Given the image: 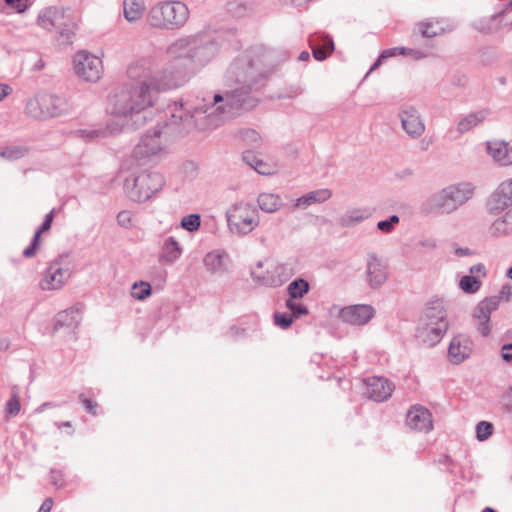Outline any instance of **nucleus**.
I'll use <instances>...</instances> for the list:
<instances>
[{
    "label": "nucleus",
    "mask_w": 512,
    "mask_h": 512,
    "mask_svg": "<svg viewBox=\"0 0 512 512\" xmlns=\"http://www.w3.org/2000/svg\"><path fill=\"white\" fill-rule=\"evenodd\" d=\"M254 56V51H247L230 65L229 72L243 87L227 91L224 94H214L212 103L205 106V109L195 108L194 112L190 113L182 102L168 105L165 110L164 125H158L145 133L135 146L134 155L137 158H145L162 154L166 151L168 137L182 136L196 127L203 128L197 123V117L200 114L205 115L208 126L217 127L226 120L239 115L242 111L254 108L258 99L250 91L244 90V87L251 89L261 76L260 58L257 55L254 59Z\"/></svg>",
    "instance_id": "nucleus-1"
},
{
    "label": "nucleus",
    "mask_w": 512,
    "mask_h": 512,
    "mask_svg": "<svg viewBox=\"0 0 512 512\" xmlns=\"http://www.w3.org/2000/svg\"><path fill=\"white\" fill-rule=\"evenodd\" d=\"M25 154V150L22 149L21 147H8L6 148L5 150H3L1 153H0V156L1 157H4L6 159H9V160H15V159H19L21 157H23Z\"/></svg>",
    "instance_id": "nucleus-49"
},
{
    "label": "nucleus",
    "mask_w": 512,
    "mask_h": 512,
    "mask_svg": "<svg viewBox=\"0 0 512 512\" xmlns=\"http://www.w3.org/2000/svg\"><path fill=\"white\" fill-rule=\"evenodd\" d=\"M80 399L82 401V403L84 404L86 410L92 414V415H96V408H97V404L92 402L91 400L83 397V396H80Z\"/></svg>",
    "instance_id": "nucleus-57"
},
{
    "label": "nucleus",
    "mask_w": 512,
    "mask_h": 512,
    "mask_svg": "<svg viewBox=\"0 0 512 512\" xmlns=\"http://www.w3.org/2000/svg\"><path fill=\"white\" fill-rule=\"evenodd\" d=\"M455 254L459 257H465V256L472 255L473 252L467 247H465V248L459 247V248L455 249Z\"/></svg>",
    "instance_id": "nucleus-58"
},
{
    "label": "nucleus",
    "mask_w": 512,
    "mask_h": 512,
    "mask_svg": "<svg viewBox=\"0 0 512 512\" xmlns=\"http://www.w3.org/2000/svg\"><path fill=\"white\" fill-rule=\"evenodd\" d=\"M70 106L64 97L39 93L26 103V112L35 119L45 120L68 113Z\"/></svg>",
    "instance_id": "nucleus-10"
},
{
    "label": "nucleus",
    "mask_w": 512,
    "mask_h": 512,
    "mask_svg": "<svg viewBox=\"0 0 512 512\" xmlns=\"http://www.w3.org/2000/svg\"><path fill=\"white\" fill-rule=\"evenodd\" d=\"M57 405L52 403V402H45L43 404H41L38 408H36V412L37 413H42L44 412L46 409L48 408H51V407H56Z\"/></svg>",
    "instance_id": "nucleus-62"
},
{
    "label": "nucleus",
    "mask_w": 512,
    "mask_h": 512,
    "mask_svg": "<svg viewBox=\"0 0 512 512\" xmlns=\"http://www.w3.org/2000/svg\"><path fill=\"white\" fill-rule=\"evenodd\" d=\"M144 0H123V15L129 23L139 22L145 13Z\"/></svg>",
    "instance_id": "nucleus-32"
},
{
    "label": "nucleus",
    "mask_w": 512,
    "mask_h": 512,
    "mask_svg": "<svg viewBox=\"0 0 512 512\" xmlns=\"http://www.w3.org/2000/svg\"><path fill=\"white\" fill-rule=\"evenodd\" d=\"M286 307L289 309V311L291 312L290 314L294 318H298L308 314L307 306L304 305L302 302L297 301V299L289 298L286 301Z\"/></svg>",
    "instance_id": "nucleus-43"
},
{
    "label": "nucleus",
    "mask_w": 512,
    "mask_h": 512,
    "mask_svg": "<svg viewBox=\"0 0 512 512\" xmlns=\"http://www.w3.org/2000/svg\"><path fill=\"white\" fill-rule=\"evenodd\" d=\"M471 337L464 333L454 335L448 346V360L452 364H460L470 357L473 351Z\"/></svg>",
    "instance_id": "nucleus-18"
},
{
    "label": "nucleus",
    "mask_w": 512,
    "mask_h": 512,
    "mask_svg": "<svg viewBox=\"0 0 512 512\" xmlns=\"http://www.w3.org/2000/svg\"><path fill=\"white\" fill-rule=\"evenodd\" d=\"M243 160L261 175H272L274 173V168L271 165L258 158L252 152L244 153Z\"/></svg>",
    "instance_id": "nucleus-37"
},
{
    "label": "nucleus",
    "mask_w": 512,
    "mask_h": 512,
    "mask_svg": "<svg viewBox=\"0 0 512 512\" xmlns=\"http://www.w3.org/2000/svg\"><path fill=\"white\" fill-rule=\"evenodd\" d=\"M371 209L367 207H357L346 210L339 218V224L342 227H353L370 218Z\"/></svg>",
    "instance_id": "nucleus-30"
},
{
    "label": "nucleus",
    "mask_w": 512,
    "mask_h": 512,
    "mask_svg": "<svg viewBox=\"0 0 512 512\" xmlns=\"http://www.w3.org/2000/svg\"><path fill=\"white\" fill-rule=\"evenodd\" d=\"M386 58H382V53L380 54V56L378 57V59L375 61V63L371 66V68L369 69L367 75L372 72L373 70L377 69L381 64H382V61L385 60Z\"/></svg>",
    "instance_id": "nucleus-63"
},
{
    "label": "nucleus",
    "mask_w": 512,
    "mask_h": 512,
    "mask_svg": "<svg viewBox=\"0 0 512 512\" xmlns=\"http://www.w3.org/2000/svg\"><path fill=\"white\" fill-rule=\"evenodd\" d=\"M501 357L502 359L508 363V364H511L512 365V344L509 343V344H504L502 347H501Z\"/></svg>",
    "instance_id": "nucleus-52"
},
{
    "label": "nucleus",
    "mask_w": 512,
    "mask_h": 512,
    "mask_svg": "<svg viewBox=\"0 0 512 512\" xmlns=\"http://www.w3.org/2000/svg\"><path fill=\"white\" fill-rule=\"evenodd\" d=\"M262 267L263 263L259 261L256 266L251 269L250 274L256 283H259L265 287H279L287 282L294 273L292 267L284 263H276L271 265L265 273L258 271Z\"/></svg>",
    "instance_id": "nucleus-13"
},
{
    "label": "nucleus",
    "mask_w": 512,
    "mask_h": 512,
    "mask_svg": "<svg viewBox=\"0 0 512 512\" xmlns=\"http://www.w3.org/2000/svg\"><path fill=\"white\" fill-rule=\"evenodd\" d=\"M21 409L19 397L16 393H13L11 398L6 403L5 411L11 416H16Z\"/></svg>",
    "instance_id": "nucleus-47"
},
{
    "label": "nucleus",
    "mask_w": 512,
    "mask_h": 512,
    "mask_svg": "<svg viewBox=\"0 0 512 512\" xmlns=\"http://www.w3.org/2000/svg\"><path fill=\"white\" fill-rule=\"evenodd\" d=\"M397 55H406V48L405 47H393L388 48L382 51V58H391Z\"/></svg>",
    "instance_id": "nucleus-51"
},
{
    "label": "nucleus",
    "mask_w": 512,
    "mask_h": 512,
    "mask_svg": "<svg viewBox=\"0 0 512 512\" xmlns=\"http://www.w3.org/2000/svg\"><path fill=\"white\" fill-rule=\"evenodd\" d=\"M389 266L387 261L376 253H368L366 257V279L373 289L382 287L388 280Z\"/></svg>",
    "instance_id": "nucleus-17"
},
{
    "label": "nucleus",
    "mask_w": 512,
    "mask_h": 512,
    "mask_svg": "<svg viewBox=\"0 0 512 512\" xmlns=\"http://www.w3.org/2000/svg\"><path fill=\"white\" fill-rule=\"evenodd\" d=\"M75 74L83 81L96 83L104 73L102 59L86 50L78 51L73 57Z\"/></svg>",
    "instance_id": "nucleus-12"
},
{
    "label": "nucleus",
    "mask_w": 512,
    "mask_h": 512,
    "mask_svg": "<svg viewBox=\"0 0 512 512\" xmlns=\"http://www.w3.org/2000/svg\"><path fill=\"white\" fill-rule=\"evenodd\" d=\"M512 13V2L509 8L505 9L499 14L493 15L486 19H480L475 22V28L482 33H492L500 28V24L505 21L508 24L510 19L509 16Z\"/></svg>",
    "instance_id": "nucleus-26"
},
{
    "label": "nucleus",
    "mask_w": 512,
    "mask_h": 512,
    "mask_svg": "<svg viewBox=\"0 0 512 512\" xmlns=\"http://www.w3.org/2000/svg\"><path fill=\"white\" fill-rule=\"evenodd\" d=\"M182 253L183 248L179 242L174 237L169 236L163 242L159 261L164 264H173L181 257Z\"/></svg>",
    "instance_id": "nucleus-29"
},
{
    "label": "nucleus",
    "mask_w": 512,
    "mask_h": 512,
    "mask_svg": "<svg viewBox=\"0 0 512 512\" xmlns=\"http://www.w3.org/2000/svg\"><path fill=\"white\" fill-rule=\"evenodd\" d=\"M164 184V177L160 173L141 170L130 174L125 179L124 191L131 201L143 203L153 198Z\"/></svg>",
    "instance_id": "nucleus-8"
},
{
    "label": "nucleus",
    "mask_w": 512,
    "mask_h": 512,
    "mask_svg": "<svg viewBox=\"0 0 512 512\" xmlns=\"http://www.w3.org/2000/svg\"><path fill=\"white\" fill-rule=\"evenodd\" d=\"M328 312L331 317H338L343 322L355 326L365 325L375 315V309L367 304H357L346 307L332 305Z\"/></svg>",
    "instance_id": "nucleus-14"
},
{
    "label": "nucleus",
    "mask_w": 512,
    "mask_h": 512,
    "mask_svg": "<svg viewBox=\"0 0 512 512\" xmlns=\"http://www.w3.org/2000/svg\"><path fill=\"white\" fill-rule=\"evenodd\" d=\"M170 60L159 71H154L155 61L152 57L140 58L127 68L128 82L117 87L112 97L111 109L123 118L142 115L158 101L161 92L177 89L185 85L193 71L182 57L168 56Z\"/></svg>",
    "instance_id": "nucleus-2"
},
{
    "label": "nucleus",
    "mask_w": 512,
    "mask_h": 512,
    "mask_svg": "<svg viewBox=\"0 0 512 512\" xmlns=\"http://www.w3.org/2000/svg\"><path fill=\"white\" fill-rule=\"evenodd\" d=\"M406 424L412 430L429 432L433 428L432 414L427 408L421 405H414L407 412Z\"/></svg>",
    "instance_id": "nucleus-21"
},
{
    "label": "nucleus",
    "mask_w": 512,
    "mask_h": 512,
    "mask_svg": "<svg viewBox=\"0 0 512 512\" xmlns=\"http://www.w3.org/2000/svg\"><path fill=\"white\" fill-rule=\"evenodd\" d=\"M405 56H410L416 60H419V59H423V58H426L428 56L427 53H424L420 50H417V49H411V48H406V55Z\"/></svg>",
    "instance_id": "nucleus-56"
},
{
    "label": "nucleus",
    "mask_w": 512,
    "mask_h": 512,
    "mask_svg": "<svg viewBox=\"0 0 512 512\" xmlns=\"http://www.w3.org/2000/svg\"><path fill=\"white\" fill-rule=\"evenodd\" d=\"M79 321V312L76 309L70 308L56 315L54 329L58 330L62 327L75 328L79 324Z\"/></svg>",
    "instance_id": "nucleus-34"
},
{
    "label": "nucleus",
    "mask_w": 512,
    "mask_h": 512,
    "mask_svg": "<svg viewBox=\"0 0 512 512\" xmlns=\"http://www.w3.org/2000/svg\"><path fill=\"white\" fill-rule=\"evenodd\" d=\"M228 229L238 236H246L260 223V216L255 206L239 201L231 204L225 213Z\"/></svg>",
    "instance_id": "nucleus-9"
},
{
    "label": "nucleus",
    "mask_w": 512,
    "mask_h": 512,
    "mask_svg": "<svg viewBox=\"0 0 512 512\" xmlns=\"http://www.w3.org/2000/svg\"><path fill=\"white\" fill-rule=\"evenodd\" d=\"M512 296V285L506 284L503 285L502 288L499 291V295L497 296L499 298V301L501 299L508 300Z\"/></svg>",
    "instance_id": "nucleus-55"
},
{
    "label": "nucleus",
    "mask_w": 512,
    "mask_h": 512,
    "mask_svg": "<svg viewBox=\"0 0 512 512\" xmlns=\"http://www.w3.org/2000/svg\"><path fill=\"white\" fill-rule=\"evenodd\" d=\"M314 58L323 61L334 50V42L328 35L315 34L309 38Z\"/></svg>",
    "instance_id": "nucleus-24"
},
{
    "label": "nucleus",
    "mask_w": 512,
    "mask_h": 512,
    "mask_svg": "<svg viewBox=\"0 0 512 512\" xmlns=\"http://www.w3.org/2000/svg\"><path fill=\"white\" fill-rule=\"evenodd\" d=\"M398 118L403 131L409 138L419 139L425 133V121L416 107L412 105L403 106L398 112Z\"/></svg>",
    "instance_id": "nucleus-16"
},
{
    "label": "nucleus",
    "mask_w": 512,
    "mask_h": 512,
    "mask_svg": "<svg viewBox=\"0 0 512 512\" xmlns=\"http://www.w3.org/2000/svg\"><path fill=\"white\" fill-rule=\"evenodd\" d=\"M51 483L56 487H62L64 485L63 475L61 471L52 469L51 472Z\"/></svg>",
    "instance_id": "nucleus-53"
},
{
    "label": "nucleus",
    "mask_w": 512,
    "mask_h": 512,
    "mask_svg": "<svg viewBox=\"0 0 512 512\" xmlns=\"http://www.w3.org/2000/svg\"><path fill=\"white\" fill-rule=\"evenodd\" d=\"M493 433V425L487 421H480L476 425V437L479 441L487 440Z\"/></svg>",
    "instance_id": "nucleus-44"
},
{
    "label": "nucleus",
    "mask_w": 512,
    "mask_h": 512,
    "mask_svg": "<svg viewBox=\"0 0 512 512\" xmlns=\"http://www.w3.org/2000/svg\"><path fill=\"white\" fill-rule=\"evenodd\" d=\"M5 3L17 12H24L29 6V0H5Z\"/></svg>",
    "instance_id": "nucleus-50"
},
{
    "label": "nucleus",
    "mask_w": 512,
    "mask_h": 512,
    "mask_svg": "<svg viewBox=\"0 0 512 512\" xmlns=\"http://www.w3.org/2000/svg\"><path fill=\"white\" fill-rule=\"evenodd\" d=\"M11 343L6 337H0V351H6L9 349Z\"/></svg>",
    "instance_id": "nucleus-61"
},
{
    "label": "nucleus",
    "mask_w": 512,
    "mask_h": 512,
    "mask_svg": "<svg viewBox=\"0 0 512 512\" xmlns=\"http://www.w3.org/2000/svg\"><path fill=\"white\" fill-rule=\"evenodd\" d=\"M189 19L188 6L182 1L168 0L153 5L147 14L148 24L157 29L175 30Z\"/></svg>",
    "instance_id": "nucleus-6"
},
{
    "label": "nucleus",
    "mask_w": 512,
    "mask_h": 512,
    "mask_svg": "<svg viewBox=\"0 0 512 512\" xmlns=\"http://www.w3.org/2000/svg\"><path fill=\"white\" fill-rule=\"evenodd\" d=\"M448 330L447 314L440 299L427 302L419 319L416 329L417 339L429 346H435L441 341Z\"/></svg>",
    "instance_id": "nucleus-4"
},
{
    "label": "nucleus",
    "mask_w": 512,
    "mask_h": 512,
    "mask_svg": "<svg viewBox=\"0 0 512 512\" xmlns=\"http://www.w3.org/2000/svg\"><path fill=\"white\" fill-rule=\"evenodd\" d=\"M472 321L477 332L482 337H488L492 331L490 319L472 313Z\"/></svg>",
    "instance_id": "nucleus-41"
},
{
    "label": "nucleus",
    "mask_w": 512,
    "mask_h": 512,
    "mask_svg": "<svg viewBox=\"0 0 512 512\" xmlns=\"http://www.w3.org/2000/svg\"><path fill=\"white\" fill-rule=\"evenodd\" d=\"M117 93V87L114 88L107 97L106 103V114L109 116V119L106 122L104 127L100 128H84L78 129L75 131V135L79 138H82L86 141L95 140L97 138L107 137L109 135L118 134L126 129H136L143 124L137 115H132L131 117L123 118L122 116L113 113L111 109L112 97Z\"/></svg>",
    "instance_id": "nucleus-7"
},
{
    "label": "nucleus",
    "mask_w": 512,
    "mask_h": 512,
    "mask_svg": "<svg viewBox=\"0 0 512 512\" xmlns=\"http://www.w3.org/2000/svg\"><path fill=\"white\" fill-rule=\"evenodd\" d=\"M12 89L9 85L0 84V101L11 93Z\"/></svg>",
    "instance_id": "nucleus-59"
},
{
    "label": "nucleus",
    "mask_w": 512,
    "mask_h": 512,
    "mask_svg": "<svg viewBox=\"0 0 512 512\" xmlns=\"http://www.w3.org/2000/svg\"><path fill=\"white\" fill-rule=\"evenodd\" d=\"M151 293V285L146 281L135 282L131 287V296L136 300H144Z\"/></svg>",
    "instance_id": "nucleus-40"
},
{
    "label": "nucleus",
    "mask_w": 512,
    "mask_h": 512,
    "mask_svg": "<svg viewBox=\"0 0 512 512\" xmlns=\"http://www.w3.org/2000/svg\"><path fill=\"white\" fill-rule=\"evenodd\" d=\"M53 218H54V209L51 210L48 214H46L43 223L41 224L39 229L35 232L31 244L27 248L24 249L23 255L25 257H32L35 255L37 247H38L40 235L42 232H45L51 228Z\"/></svg>",
    "instance_id": "nucleus-35"
},
{
    "label": "nucleus",
    "mask_w": 512,
    "mask_h": 512,
    "mask_svg": "<svg viewBox=\"0 0 512 512\" xmlns=\"http://www.w3.org/2000/svg\"><path fill=\"white\" fill-rule=\"evenodd\" d=\"M333 193L328 188H321L314 191H310L303 196L296 199L294 208L296 209H307L313 204H321L326 202L332 197Z\"/></svg>",
    "instance_id": "nucleus-27"
},
{
    "label": "nucleus",
    "mask_w": 512,
    "mask_h": 512,
    "mask_svg": "<svg viewBox=\"0 0 512 512\" xmlns=\"http://www.w3.org/2000/svg\"><path fill=\"white\" fill-rule=\"evenodd\" d=\"M487 276L486 266L482 263L469 268V275L460 278L458 287L466 294H476L482 286V280Z\"/></svg>",
    "instance_id": "nucleus-22"
},
{
    "label": "nucleus",
    "mask_w": 512,
    "mask_h": 512,
    "mask_svg": "<svg viewBox=\"0 0 512 512\" xmlns=\"http://www.w3.org/2000/svg\"><path fill=\"white\" fill-rule=\"evenodd\" d=\"M293 318L291 314L277 312L274 314V323L282 329H287L291 326Z\"/></svg>",
    "instance_id": "nucleus-48"
},
{
    "label": "nucleus",
    "mask_w": 512,
    "mask_h": 512,
    "mask_svg": "<svg viewBox=\"0 0 512 512\" xmlns=\"http://www.w3.org/2000/svg\"><path fill=\"white\" fill-rule=\"evenodd\" d=\"M259 208L265 213H275L283 206V200L279 194L263 192L257 197Z\"/></svg>",
    "instance_id": "nucleus-33"
},
{
    "label": "nucleus",
    "mask_w": 512,
    "mask_h": 512,
    "mask_svg": "<svg viewBox=\"0 0 512 512\" xmlns=\"http://www.w3.org/2000/svg\"><path fill=\"white\" fill-rule=\"evenodd\" d=\"M364 394L376 402L386 401L394 391V384L384 377H369L365 379Z\"/></svg>",
    "instance_id": "nucleus-20"
},
{
    "label": "nucleus",
    "mask_w": 512,
    "mask_h": 512,
    "mask_svg": "<svg viewBox=\"0 0 512 512\" xmlns=\"http://www.w3.org/2000/svg\"><path fill=\"white\" fill-rule=\"evenodd\" d=\"M419 245L427 251H432L437 247V241L434 238H425L419 242Z\"/></svg>",
    "instance_id": "nucleus-54"
},
{
    "label": "nucleus",
    "mask_w": 512,
    "mask_h": 512,
    "mask_svg": "<svg viewBox=\"0 0 512 512\" xmlns=\"http://www.w3.org/2000/svg\"><path fill=\"white\" fill-rule=\"evenodd\" d=\"M488 232L492 237L496 238L509 235L512 232V208L497 218L490 225Z\"/></svg>",
    "instance_id": "nucleus-31"
},
{
    "label": "nucleus",
    "mask_w": 512,
    "mask_h": 512,
    "mask_svg": "<svg viewBox=\"0 0 512 512\" xmlns=\"http://www.w3.org/2000/svg\"><path fill=\"white\" fill-rule=\"evenodd\" d=\"M70 276L68 257L60 256L49 264L39 285L42 290H57L62 288Z\"/></svg>",
    "instance_id": "nucleus-15"
},
{
    "label": "nucleus",
    "mask_w": 512,
    "mask_h": 512,
    "mask_svg": "<svg viewBox=\"0 0 512 512\" xmlns=\"http://www.w3.org/2000/svg\"><path fill=\"white\" fill-rule=\"evenodd\" d=\"M512 205V177L503 180L490 195L488 210L491 214H499Z\"/></svg>",
    "instance_id": "nucleus-19"
},
{
    "label": "nucleus",
    "mask_w": 512,
    "mask_h": 512,
    "mask_svg": "<svg viewBox=\"0 0 512 512\" xmlns=\"http://www.w3.org/2000/svg\"><path fill=\"white\" fill-rule=\"evenodd\" d=\"M309 288V283L306 280L298 278L288 285L287 290L290 298L299 299L308 293Z\"/></svg>",
    "instance_id": "nucleus-38"
},
{
    "label": "nucleus",
    "mask_w": 512,
    "mask_h": 512,
    "mask_svg": "<svg viewBox=\"0 0 512 512\" xmlns=\"http://www.w3.org/2000/svg\"><path fill=\"white\" fill-rule=\"evenodd\" d=\"M419 34L425 38H432L443 31V28L438 23L432 21H423L417 25Z\"/></svg>",
    "instance_id": "nucleus-39"
},
{
    "label": "nucleus",
    "mask_w": 512,
    "mask_h": 512,
    "mask_svg": "<svg viewBox=\"0 0 512 512\" xmlns=\"http://www.w3.org/2000/svg\"><path fill=\"white\" fill-rule=\"evenodd\" d=\"M486 152L499 166H510L508 142L503 140H489L486 142Z\"/></svg>",
    "instance_id": "nucleus-25"
},
{
    "label": "nucleus",
    "mask_w": 512,
    "mask_h": 512,
    "mask_svg": "<svg viewBox=\"0 0 512 512\" xmlns=\"http://www.w3.org/2000/svg\"><path fill=\"white\" fill-rule=\"evenodd\" d=\"M475 189V185L468 181L449 184L427 199L428 209L431 212L451 214L473 198Z\"/></svg>",
    "instance_id": "nucleus-5"
},
{
    "label": "nucleus",
    "mask_w": 512,
    "mask_h": 512,
    "mask_svg": "<svg viewBox=\"0 0 512 512\" xmlns=\"http://www.w3.org/2000/svg\"><path fill=\"white\" fill-rule=\"evenodd\" d=\"M52 506H53L52 498H47L44 500V502L42 503V505L39 509L42 511H45V512H50Z\"/></svg>",
    "instance_id": "nucleus-60"
},
{
    "label": "nucleus",
    "mask_w": 512,
    "mask_h": 512,
    "mask_svg": "<svg viewBox=\"0 0 512 512\" xmlns=\"http://www.w3.org/2000/svg\"><path fill=\"white\" fill-rule=\"evenodd\" d=\"M499 307V298L496 296H489L482 299L474 308L473 314L490 319L491 314Z\"/></svg>",
    "instance_id": "nucleus-36"
},
{
    "label": "nucleus",
    "mask_w": 512,
    "mask_h": 512,
    "mask_svg": "<svg viewBox=\"0 0 512 512\" xmlns=\"http://www.w3.org/2000/svg\"><path fill=\"white\" fill-rule=\"evenodd\" d=\"M309 58H310V54L307 51L301 52L299 57H298V59L300 61H307V60H309Z\"/></svg>",
    "instance_id": "nucleus-64"
},
{
    "label": "nucleus",
    "mask_w": 512,
    "mask_h": 512,
    "mask_svg": "<svg viewBox=\"0 0 512 512\" xmlns=\"http://www.w3.org/2000/svg\"><path fill=\"white\" fill-rule=\"evenodd\" d=\"M117 223L125 228L129 229L134 225V214L130 210H122L117 214Z\"/></svg>",
    "instance_id": "nucleus-46"
},
{
    "label": "nucleus",
    "mask_w": 512,
    "mask_h": 512,
    "mask_svg": "<svg viewBox=\"0 0 512 512\" xmlns=\"http://www.w3.org/2000/svg\"><path fill=\"white\" fill-rule=\"evenodd\" d=\"M487 116L488 111L485 109L470 112L459 118L456 124V130L461 135L466 134L481 125Z\"/></svg>",
    "instance_id": "nucleus-28"
},
{
    "label": "nucleus",
    "mask_w": 512,
    "mask_h": 512,
    "mask_svg": "<svg viewBox=\"0 0 512 512\" xmlns=\"http://www.w3.org/2000/svg\"><path fill=\"white\" fill-rule=\"evenodd\" d=\"M229 263V254L221 249L208 252L203 259L206 270L211 274H223L227 271Z\"/></svg>",
    "instance_id": "nucleus-23"
},
{
    "label": "nucleus",
    "mask_w": 512,
    "mask_h": 512,
    "mask_svg": "<svg viewBox=\"0 0 512 512\" xmlns=\"http://www.w3.org/2000/svg\"><path fill=\"white\" fill-rule=\"evenodd\" d=\"M218 51L219 46L215 41L203 42L196 36H187L179 38L169 45L167 55L182 57L194 75L210 63Z\"/></svg>",
    "instance_id": "nucleus-3"
},
{
    "label": "nucleus",
    "mask_w": 512,
    "mask_h": 512,
    "mask_svg": "<svg viewBox=\"0 0 512 512\" xmlns=\"http://www.w3.org/2000/svg\"><path fill=\"white\" fill-rule=\"evenodd\" d=\"M201 217L199 214H189L181 219V227L188 232H195L200 228Z\"/></svg>",
    "instance_id": "nucleus-42"
},
{
    "label": "nucleus",
    "mask_w": 512,
    "mask_h": 512,
    "mask_svg": "<svg viewBox=\"0 0 512 512\" xmlns=\"http://www.w3.org/2000/svg\"><path fill=\"white\" fill-rule=\"evenodd\" d=\"M400 222L398 215H391L387 220H381L377 223V228L383 233H391L394 230L395 225Z\"/></svg>",
    "instance_id": "nucleus-45"
},
{
    "label": "nucleus",
    "mask_w": 512,
    "mask_h": 512,
    "mask_svg": "<svg viewBox=\"0 0 512 512\" xmlns=\"http://www.w3.org/2000/svg\"><path fill=\"white\" fill-rule=\"evenodd\" d=\"M37 24L48 31H56L67 40L74 35L76 22L70 9L47 7L42 9L37 17Z\"/></svg>",
    "instance_id": "nucleus-11"
}]
</instances>
